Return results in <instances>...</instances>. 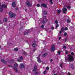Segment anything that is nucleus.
I'll return each mask as SVG.
<instances>
[{
    "mask_svg": "<svg viewBox=\"0 0 75 75\" xmlns=\"http://www.w3.org/2000/svg\"><path fill=\"white\" fill-rule=\"evenodd\" d=\"M65 59L66 61H68V60L70 61H74V57L72 56L69 57L67 58H65Z\"/></svg>",
    "mask_w": 75,
    "mask_h": 75,
    "instance_id": "1",
    "label": "nucleus"
},
{
    "mask_svg": "<svg viewBox=\"0 0 75 75\" xmlns=\"http://www.w3.org/2000/svg\"><path fill=\"white\" fill-rule=\"evenodd\" d=\"M9 14L12 17H14L16 16V14L12 13V12L11 11L9 12Z\"/></svg>",
    "mask_w": 75,
    "mask_h": 75,
    "instance_id": "2",
    "label": "nucleus"
},
{
    "mask_svg": "<svg viewBox=\"0 0 75 75\" xmlns=\"http://www.w3.org/2000/svg\"><path fill=\"white\" fill-rule=\"evenodd\" d=\"M55 50V46L54 45H52V47L51 50V51L53 52L54 51V50Z\"/></svg>",
    "mask_w": 75,
    "mask_h": 75,
    "instance_id": "3",
    "label": "nucleus"
},
{
    "mask_svg": "<svg viewBox=\"0 0 75 75\" xmlns=\"http://www.w3.org/2000/svg\"><path fill=\"white\" fill-rule=\"evenodd\" d=\"M67 11L68 9H67L66 8H64L63 9V13H67Z\"/></svg>",
    "mask_w": 75,
    "mask_h": 75,
    "instance_id": "4",
    "label": "nucleus"
},
{
    "mask_svg": "<svg viewBox=\"0 0 75 75\" xmlns=\"http://www.w3.org/2000/svg\"><path fill=\"white\" fill-rule=\"evenodd\" d=\"M64 28L63 27H62V28H61V31H60L59 32L60 34H61V33H62V32L64 31Z\"/></svg>",
    "mask_w": 75,
    "mask_h": 75,
    "instance_id": "5",
    "label": "nucleus"
},
{
    "mask_svg": "<svg viewBox=\"0 0 75 75\" xmlns=\"http://www.w3.org/2000/svg\"><path fill=\"white\" fill-rule=\"evenodd\" d=\"M26 3L27 4V5H28V6H32V4H30V2L28 1H27L26 2Z\"/></svg>",
    "mask_w": 75,
    "mask_h": 75,
    "instance_id": "6",
    "label": "nucleus"
},
{
    "mask_svg": "<svg viewBox=\"0 0 75 75\" xmlns=\"http://www.w3.org/2000/svg\"><path fill=\"white\" fill-rule=\"evenodd\" d=\"M20 67V68H25V66L23 64H21Z\"/></svg>",
    "mask_w": 75,
    "mask_h": 75,
    "instance_id": "7",
    "label": "nucleus"
},
{
    "mask_svg": "<svg viewBox=\"0 0 75 75\" xmlns=\"http://www.w3.org/2000/svg\"><path fill=\"white\" fill-rule=\"evenodd\" d=\"M12 7H16V2H13L12 3Z\"/></svg>",
    "mask_w": 75,
    "mask_h": 75,
    "instance_id": "8",
    "label": "nucleus"
},
{
    "mask_svg": "<svg viewBox=\"0 0 75 75\" xmlns=\"http://www.w3.org/2000/svg\"><path fill=\"white\" fill-rule=\"evenodd\" d=\"M37 66H35L34 67V69H33V71L34 72H35L36 71V70H37Z\"/></svg>",
    "mask_w": 75,
    "mask_h": 75,
    "instance_id": "9",
    "label": "nucleus"
},
{
    "mask_svg": "<svg viewBox=\"0 0 75 75\" xmlns=\"http://www.w3.org/2000/svg\"><path fill=\"white\" fill-rule=\"evenodd\" d=\"M41 6H42V7H45V8H46V7H47V6H46V5H45V4H42L41 5Z\"/></svg>",
    "mask_w": 75,
    "mask_h": 75,
    "instance_id": "10",
    "label": "nucleus"
},
{
    "mask_svg": "<svg viewBox=\"0 0 75 75\" xmlns=\"http://www.w3.org/2000/svg\"><path fill=\"white\" fill-rule=\"evenodd\" d=\"M47 53H45L43 54H42V57H46L47 56Z\"/></svg>",
    "mask_w": 75,
    "mask_h": 75,
    "instance_id": "11",
    "label": "nucleus"
},
{
    "mask_svg": "<svg viewBox=\"0 0 75 75\" xmlns=\"http://www.w3.org/2000/svg\"><path fill=\"white\" fill-rule=\"evenodd\" d=\"M1 62H2L3 63H4V64H6V61L4 60L3 59H1Z\"/></svg>",
    "mask_w": 75,
    "mask_h": 75,
    "instance_id": "12",
    "label": "nucleus"
},
{
    "mask_svg": "<svg viewBox=\"0 0 75 75\" xmlns=\"http://www.w3.org/2000/svg\"><path fill=\"white\" fill-rule=\"evenodd\" d=\"M3 8H7V6H5L3 5H1V7Z\"/></svg>",
    "mask_w": 75,
    "mask_h": 75,
    "instance_id": "13",
    "label": "nucleus"
},
{
    "mask_svg": "<svg viewBox=\"0 0 75 75\" xmlns=\"http://www.w3.org/2000/svg\"><path fill=\"white\" fill-rule=\"evenodd\" d=\"M66 7L67 8H68V9H69H69L71 8V7L70 6H66Z\"/></svg>",
    "mask_w": 75,
    "mask_h": 75,
    "instance_id": "14",
    "label": "nucleus"
},
{
    "mask_svg": "<svg viewBox=\"0 0 75 75\" xmlns=\"http://www.w3.org/2000/svg\"><path fill=\"white\" fill-rule=\"evenodd\" d=\"M3 11V8L1 7L0 8V11L1 12V11Z\"/></svg>",
    "mask_w": 75,
    "mask_h": 75,
    "instance_id": "15",
    "label": "nucleus"
},
{
    "mask_svg": "<svg viewBox=\"0 0 75 75\" xmlns=\"http://www.w3.org/2000/svg\"><path fill=\"white\" fill-rule=\"evenodd\" d=\"M14 70H15V71H16L17 72H18V70H17V68L16 67H14Z\"/></svg>",
    "mask_w": 75,
    "mask_h": 75,
    "instance_id": "16",
    "label": "nucleus"
},
{
    "mask_svg": "<svg viewBox=\"0 0 75 75\" xmlns=\"http://www.w3.org/2000/svg\"><path fill=\"white\" fill-rule=\"evenodd\" d=\"M4 21L5 22H7V18H4Z\"/></svg>",
    "mask_w": 75,
    "mask_h": 75,
    "instance_id": "17",
    "label": "nucleus"
},
{
    "mask_svg": "<svg viewBox=\"0 0 75 75\" xmlns=\"http://www.w3.org/2000/svg\"><path fill=\"white\" fill-rule=\"evenodd\" d=\"M23 54H25V55H27V53H26V52H25V51L23 52Z\"/></svg>",
    "mask_w": 75,
    "mask_h": 75,
    "instance_id": "18",
    "label": "nucleus"
},
{
    "mask_svg": "<svg viewBox=\"0 0 75 75\" xmlns=\"http://www.w3.org/2000/svg\"><path fill=\"white\" fill-rule=\"evenodd\" d=\"M47 12L46 11H44V14H45V15H47Z\"/></svg>",
    "mask_w": 75,
    "mask_h": 75,
    "instance_id": "19",
    "label": "nucleus"
},
{
    "mask_svg": "<svg viewBox=\"0 0 75 75\" xmlns=\"http://www.w3.org/2000/svg\"><path fill=\"white\" fill-rule=\"evenodd\" d=\"M14 66L15 67H18V64H17V63H15L14 64Z\"/></svg>",
    "mask_w": 75,
    "mask_h": 75,
    "instance_id": "20",
    "label": "nucleus"
},
{
    "mask_svg": "<svg viewBox=\"0 0 75 75\" xmlns=\"http://www.w3.org/2000/svg\"><path fill=\"white\" fill-rule=\"evenodd\" d=\"M54 23H55L56 24H57L58 23V21L56 20L54 22Z\"/></svg>",
    "mask_w": 75,
    "mask_h": 75,
    "instance_id": "21",
    "label": "nucleus"
},
{
    "mask_svg": "<svg viewBox=\"0 0 75 75\" xmlns=\"http://www.w3.org/2000/svg\"><path fill=\"white\" fill-rule=\"evenodd\" d=\"M23 56H21L19 57L20 59H23Z\"/></svg>",
    "mask_w": 75,
    "mask_h": 75,
    "instance_id": "22",
    "label": "nucleus"
},
{
    "mask_svg": "<svg viewBox=\"0 0 75 75\" xmlns=\"http://www.w3.org/2000/svg\"><path fill=\"white\" fill-rule=\"evenodd\" d=\"M28 33H29V31H27L26 33H24V35H26V34H28Z\"/></svg>",
    "mask_w": 75,
    "mask_h": 75,
    "instance_id": "23",
    "label": "nucleus"
},
{
    "mask_svg": "<svg viewBox=\"0 0 75 75\" xmlns=\"http://www.w3.org/2000/svg\"><path fill=\"white\" fill-rule=\"evenodd\" d=\"M37 61L38 62H41V60L40 59L38 58V60Z\"/></svg>",
    "mask_w": 75,
    "mask_h": 75,
    "instance_id": "24",
    "label": "nucleus"
},
{
    "mask_svg": "<svg viewBox=\"0 0 75 75\" xmlns=\"http://www.w3.org/2000/svg\"><path fill=\"white\" fill-rule=\"evenodd\" d=\"M67 22L68 23H71V21L69 20L68 19L67 21Z\"/></svg>",
    "mask_w": 75,
    "mask_h": 75,
    "instance_id": "25",
    "label": "nucleus"
},
{
    "mask_svg": "<svg viewBox=\"0 0 75 75\" xmlns=\"http://www.w3.org/2000/svg\"><path fill=\"white\" fill-rule=\"evenodd\" d=\"M67 34L66 33V32H65L64 33V36H66V35H67Z\"/></svg>",
    "mask_w": 75,
    "mask_h": 75,
    "instance_id": "26",
    "label": "nucleus"
},
{
    "mask_svg": "<svg viewBox=\"0 0 75 75\" xmlns=\"http://www.w3.org/2000/svg\"><path fill=\"white\" fill-rule=\"evenodd\" d=\"M57 53L58 54V55H60L61 54V52L59 51H58Z\"/></svg>",
    "mask_w": 75,
    "mask_h": 75,
    "instance_id": "27",
    "label": "nucleus"
},
{
    "mask_svg": "<svg viewBox=\"0 0 75 75\" xmlns=\"http://www.w3.org/2000/svg\"><path fill=\"white\" fill-rule=\"evenodd\" d=\"M71 68V69H74V66L73 65H72Z\"/></svg>",
    "mask_w": 75,
    "mask_h": 75,
    "instance_id": "28",
    "label": "nucleus"
},
{
    "mask_svg": "<svg viewBox=\"0 0 75 75\" xmlns=\"http://www.w3.org/2000/svg\"><path fill=\"white\" fill-rule=\"evenodd\" d=\"M57 13H61V10L59 9V10L57 11Z\"/></svg>",
    "mask_w": 75,
    "mask_h": 75,
    "instance_id": "29",
    "label": "nucleus"
},
{
    "mask_svg": "<svg viewBox=\"0 0 75 75\" xmlns=\"http://www.w3.org/2000/svg\"><path fill=\"white\" fill-rule=\"evenodd\" d=\"M42 23L43 24H45V23H46V22H45V21H42Z\"/></svg>",
    "mask_w": 75,
    "mask_h": 75,
    "instance_id": "30",
    "label": "nucleus"
},
{
    "mask_svg": "<svg viewBox=\"0 0 75 75\" xmlns=\"http://www.w3.org/2000/svg\"><path fill=\"white\" fill-rule=\"evenodd\" d=\"M35 46V43H34L33 45H32V47H34Z\"/></svg>",
    "mask_w": 75,
    "mask_h": 75,
    "instance_id": "31",
    "label": "nucleus"
},
{
    "mask_svg": "<svg viewBox=\"0 0 75 75\" xmlns=\"http://www.w3.org/2000/svg\"><path fill=\"white\" fill-rule=\"evenodd\" d=\"M50 3L51 4H53V2H52V0H50Z\"/></svg>",
    "mask_w": 75,
    "mask_h": 75,
    "instance_id": "32",
    "label": "nucleus"
},
{
    "mask_svg": "<svg viewBox=\"0 0 75 75\" xmlns=\"http://www.w3.org/2000/svg\"><path fill=\"white\" fill-rule=\"evenodd\" d=\"M71 55H72V56L74 55V53L73 52H72L71 53Z\"/></svg>",
    "mask_w": 75,
    "mask_h": 75,
    "instance_id": "33",
    "label": "nucleus"
},
{
    "mask_svg": "<svg viewBox=\"0 0 75 75\" xmlns=\"http://www.w3.org/2000/svg\"><path fill=\"white\" fill-rule=\"evenodd\" d=\"M59 27V25L58 24H57L56 25V28H57V27Z\"/></svg>",
    "mask_w": 75,
    "mask_h": 75,
    "instance_id": "34",
    "label": "nucleus"
},
{
    "mask_svg": "<svg viewBox=\"0 0 75 75\" xmlns=\"http://www.w3.org/2000/svg\"><path fill=\"white\" fill-rule=\"evenodd\" d=\"M46 70H49V67H46Z\"/></svg>",
    "mask_w": 75,
    "mask_h": 75,
    "instance_id": "35",
    "label": "nucleus"
},
{
    "mask_svg": "<svg viewBox=\"0 0 75 75\" xmlns=\"http://www.w3.org/2000/svg\"><path fill=\"white\" fill-rule=\"evenodd\" d=\"M64 30L66 31H67V30H68V28H67V27L65 28H64Z\"/></svg>",
    "mask_w": 75,
    "mask_h": 75,
    "instance_id": "36",
    "label": "nucleus"
},
{
    "mask_svg": "<svg viewBox=\"0 0 75 75\" xmlns=\"http://www.w3.org/2000/svg\"><path fill=\"white\" fill-rule=\"evenodd\" d=\"M14 50H15V51H18V49L17 48H15L14 49Z\"/></svg>",
    "mask_w": 75,
    "mask_h": 75,
    "instance_id": "37",
    "label": "nucleus"
},
{
    "mask_svg": "<svg viewBox=\"0 0 75 75\" xmlns=\"http://www.w3.org/2000/svg\"><path fill=\"white\" fill-rule=\"evenodd\" d=\"M63 21H66V18H64L63 20Z\"/></svg>",
    "mask_w": 75,
    "mask_h": 75,
    "instance_id": "38",
    "label": "nucleus"
},
{
    "mask_svg": "<svg viewBox=\"0 0 75 75\" xmlns=\"http://www.w3.org/2000/svg\"><path fill=\"white\" fill-rule=\"evenodd\" d=\"M40 4H38L37 6V7H40Z\"/></svg>",
    "mask_w": 75,
    "mask_h": 75,
    "instance_id": "39",
    "label": "nucleus"
},
{
    "mask_svg": "<svg viewBox=\"0 0 75 75\" xmlns=\"http://www.w3.org/2000/svg\"><path fill=\"white\" fill-rule=\"evenodd\" d=\"M41 27L42 28H44V25H42L41 26Z\"/></svg>",
    "mask_w": 75,
    "mask_h": 75,
    "instance_id": "40",
    "label": "nucleus"
},
{
    "mask_svg": "<svg viewBox=\"0 0 75 75\" xmlns=\"http://www.w3.org/2000/svg\"><path fill=\"white\" fill-rule=\"evenodd\" d=\"M54 27H52L51 28V30H54Z\"/></svg>",
    "mask_w": 75,
    "mask_h": 75,
    "instance_id": "41",
    "label": "nucleus"
},
{
    "mask_svg": "<svg viewBox=\"0 0 75 75\" xmlns=\"http://www.w3.org/2000/svg\"><path fill=\"white\" fill-rule=\"evenodd\" d=\"M67 38H65V42H67Z\"/></svg>",
    "mask_w": 75,
    "mask_h": 75,
    "instance_id": "42",
    "label": "nucleus"
},
{
    "mask_svg": "<svg viewBox=\"0 0 75 75\" xmlns=\"http://www.w3.org/2000/svg\"><path fill=\"white\" fill-rule=\"evenodd\" d=\"M63 48H64V49H66V46H64Z\"/></svg>",
    "mask_w": 75,
    "mask_h": 75,
    "instance_id": "43",
    "label": "nucleus"
},
{
    "mask_svg": "<svg viewBox=\"0 0 75 75\" xmlns=\"http://www.w3.org/2000/svg\"><path fill=\"white\" fill-rule=\"evenodd\" d=\"M17 61L18 62H21V60L18 59Z\"/></svg>",
    "mask_w": 75,
    "mask_h": 75,
    "instance_id": "44",
    "label": "nucleus"
},
{
    "mask_svg": "<svg viewBox=\"0 0 75 75\" xmlns=\"http://www.w3.org/2000/svg\"><path fill=\"white\" fill-rule=\"evenodd\" d=\"M61 37H59V40H61Z\"/></svg>",
    "mask_w": 75,
    "mask_h": 75,
    "instance_id": "45",
    "label": "nucleus"
},
{
    "mask_svg": "<svg viewBox=\"0 0 75 75\" xmlns=\"http://www.w3.org/2000/svg\"><path fill=\"white\" fill-rule=\"evenodd\" d=\"M37 73H38V72L37 71L35 73V75H37V74H37Z\"/></svg>",
    "mask_w": 75,
    "mask_h": 75,
    "instance_id": "46",
    "label": "nucleus"
},
{
    "mask_svg": "<svg viewBox=\"0 0 75 75\" xmlns=\"http://www.w3.org/2000/svg\"><path fill=\"white\" fill-rule=\"evenodd\" d=\"M60 67H61V68H62V65L61 64L60 65Z\"/></svg>",
    "mask_w": 75,
    "mask_h": 75,
    "instance_id": "47",
    "label": "nucleus"
},
{
    "mask_svg": "<svg viewBox=\"0 0 75 75\" xmlns=\"http://www.w3.org/2000/svg\"><path fill=\"white\" fill-rule=\"evenodd\" d=\"M66 53L68 54V51L67 50L66 51Z\"/></svg>",
    "mask_w": 75,
    "mask_h": 75,
    "instance_id": "48",
    "label": "nucleus"
},
{
    "mask_svg": "<svg viewBox=\"0 0 75 75\" xmlns=\"http://www.w3.org/2000/svg\"><path fill=\"white\" fill-rule=\"evenodd\" d=\"M18 8H16V10H18Z\"/></svg>",
    "mask_w": 75,
    "mask_h": 75,
    "instance_id": "49",
    "label": "nucleus"
},
{
    "mask_svg": "<svg viewBox=\"0 0 75 75\" xmlns=\"http://www.w3.org/2000/svg\"><path fill=\"white\" fill-rule=\"evenodd\" d=\"M45 72L44 71L43 72V74H44V75H45Z\"/></svg>",
    "mask_w": 75,
    "mask_h": 75,
    "instance_id": "50",
    "label": "nucleus"
},
{
    "mask_svg": "<svg viewBox=\"0 0 75 75\" xmlns=\"http://www.w3.org/2000/svg\"><path fill=\"white\" fill-rule=\"evenodd\" d=\"M68 56L69 57H71V56L69 55H68Z\"/></svg>",
    "mask_w": 75,
    "mask_h": 75,
    "instance_id": "51",
    "label": "nucleus"
},
{
    "mask_svg": "<svg viewBox=\"0 0 75 75\" xmlns=\"http://www.w3.org/2000/svg\"><path fill=\"white\" fill-rule=\"evenodd\" d=\"M41 0H38V1H39V2H40V1H41Z\"/></svg>",
    "mask_w": 75,
    "mask_h": 75,
    "instance_id": "52",
    "label": "nucleus"
},
{
    "mask_svg": "<svg viewBox=\"0 0 75 75\" xmlns=\"http://www.w3.org/2000/svg\"><path fill=\"white\" fill-rule=\"evenodd\" d=\"M8 67H12V66H11L10 65V66H8Z\"/></svg>",
    "mask_w": 75,
    "mask_h": 75,
    "instance_id": "53",
    "label": "nucleus"
},
{
    "mask_svg": "<svg viewBox=\"0 0 75 75\" xmlns=\"http://www.w3.org/2000/svg\"><path fill=\"white\" fill-rule=\"evenodd\" d=\"M50 61V62H52L53 60H52V59H51Z\"/></svg>",
    "mask_w": 75,
    "mask_h": 75,
    "instance_id": "54",
    "label": "nucleus"
},
{
    "mask_svg": "<svg viewBox=\"0 0 75 75\" xmlns=\"http://www.w3.org/2000/svg\"><path fill=\"white\" fill-rule=\"evenodd\" d=\"M44 72H45L46 73L47 72V71L46 70H45Z\"/></svg>",
    "mask_w": 75,
    "mask_h": 75,
    "instance_id": "55",
    "label": "nucleus"
},
{
    "mask_svg": "<svg viewBox=\"0 0 75 75\" xmlns=\"http://www.w3.org/2000/svg\"><path fill=\"white\" fill-rule=\"evenodd\" d=\"M44 17L45 18V19H46V17L45 16Z\"/></svg>",
    "mask_w": 75,
    "mask_h": 75,
    "instance_id": "56",
    "label": "nucleus"
},
{
    "mask_svg": "<svg viewBox=\"0 0 75 75\" xmlns=\"http://www.w3.org/2000/svg\"><path fill=\"white\" fill-rule=\"evenodd\" d=\"M27 11V9H26L25 10V11Z\"/></svg>",
    "mask_w": 75,
    "mask_h": 75,
    "instance_id": "57",
    "label": "nucleus"
},
{
    "mask_svg": "<svg viewBox=\"0 0 75 75\" xmlns=\"http://www.w3.org/2000/svg\"><path fill=\"white\" fill-rule=\"evenodd\" d=\"M40 56H41V54H39V57H40Z\"/></svg>",
    "mask_w": 75,
    "mask_h": 75,
    "instance_id": "58",
    "label": "nucleus"
},
{
    "mask_svg": "<svg viewBox=\"0 0 75 75\" xmlns=\"http://www.w3.org/2000/svg\"><path fill=\"white\" fill-rule=\"evenodd\" d=\"M68 75H70V74H68Z\"/></svg>",
    "mask_w": 75,
    "mask_h": 75,
    "instance_id": "59",
    "label": "nucleus"
},
{
    "mask_svg": "<svg viewBox=\"0 0 75 75\" xmlns=\"http://www.w3.org/2000/svg\"><path fill=\"white\" fill-rule=\"evenodd\" d=\"M53 75H56V74H54Z\"/></svg>",
    "mask_w": 75,
    "mask_h": 75,
    "instance_id": "60",
    "label": "nucleus"
},
{
    "mask_svg": "<svg viewBox=\"0 0 75 75\" xmlns=\"http://www.w3.org/2000/svg\"><path fill=\"white\" fill-rule=\"evenodd\" d=\"M21 28H20V30H21Z\"/></svg>",
    "mask_w": 75,
    "mask_h": 75,
    "instance_id": "61",
    "label": "nucleus"
},
{
    "mask_svg": "<svg viewBox=\"0 0 75 75\" xmlns=\"http://www.w3.org/2000/svg\"><path fill=\"white\" fill-rule=\"evenodd\" d=\"M1 48V46H0V49Z\"/></svg>",
    "mask_w": 75,
    "mask_h": 75,
    "instance_id": "62",
    "label": "nucleus"
},
{
    "mask_svg": "<svg viewBox=\"0 0 75 75\" xmlns=\"http://www.w3.org/2000/svg\"><path fill=\"white\" fill-rule=\"evenodd\" d=\"M1 6V4H0V7Z\"/></svg>",
    "mask_w": 75,
    "mask_h": 75,
    "instance_id": "63",
    "label": "nucleus"
},
{
    "mask_svg": "<svg viewBox=\"0 0 75 75\" xmlns=\"http://www.w3.org/2000/svg\"><path fill=\"white\" fill-rule=\"evenodd\" d=\"M56 75H57V74H56Z\"/></svg>",
    "mask_w": 75,
    "mask_h": 75,
    "instance_id": "64",
    "label": "nucleus"
}]
</instances>
